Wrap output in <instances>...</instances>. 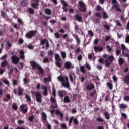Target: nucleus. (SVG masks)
Instances as JSON below:
<instances>
[{
  "label": "nucleus",
  "instance_id": "a19ab883",
  "mask_svg": "<svg viewBox=\"0 0 129 129\" xmlns=\"http://www.w3.org/2000/svg\"><path fill=\"white\" fill-rule=\"evenodd\" d=\"M118 61L119 65L121 66V65L124 63V59H123L122 58H120L118 60Z\"/></svg>",
  "mask_w": 129,
  "mask_h": 129
},
{
  "label": "nucleus",
  "instance_id": "a18cd8bd",
  "mask_svg": "<svg viewBox=\"0 0 129 129\" xmlns=\"http://www.w3.org/2000/svg\"><path fill=\"white\" fill-rule=\"evenodd\" d=\"M116 26H117L118 27H122V25L120 23V21H119V20H117L116 21Z\"/></svg>",
  "mask_w": 129,
  "mask_h": 129
},
{
  "label": "nucleus",
  "instance_id": "7ed1b4c3",
  "mask_svg": "<svg viewBox=\"0 0 129 129\" xmlns=\"http://www.w3.org/2000/svg\"><path fill=\"white\" fill-rule=\"evenodd\" d=\"M103 58H107V59L105 60V65L106 67H110V64L114 61V57L112 55H110L107 57V54H104Z\"/></svg>",
  "mask_w": 129,
  "mask_h": 129
},
{
  "label": "nucleus",
  "instance_id": "bf43d9fd",
  "mask_svg": "<svg viewBox=\"0 0 129 129\" xmlns=\"http://www.w3.org/2000/svg\"><path fill=\"white\" fill-rule=\"evenodd\" d=\"M123 100L124 101H129V96H125L123 97Z\"/></svg>",
  "mask_w": 129,
  "mask_h": 129
},
{
  "label": "nucleus",
  "instance_id": "774afa93",
  "mask_svg": "<svg viewBox=\"0 0 129 129\" xmlns=\"http://www.w3.org/2000/svg\"><path fill=\"white\" fill-rule=\"evenodd\" d=\"M99 63H101V64H102L103 65V64H104V60L103 58H100L99 59Z\"/></svg>",
  "mask_w": 129,
  "mask_h": 129
},
{
  "label": "nucleus",
  "instance_id": "423d86ee",
  "mask_svg": "<svg viewBox=\"0 0 129 129\" xmlns=\"http://www.w3.org/2000/svg\"><path fill=\"white\" fill-rule=\"evenodd\" d=\"M79 11L80 12H86V6L85 5V3L83 2L82 1H79Z\"/></svg>",
  "mask_w": 129,
  "mask_h": 129
},
{
  "label": "nucleus",
  "instance_id": "dca6fc26",
  "mask_svg": "<svg viewBox=\"0 0 129 129\" xmlns=\"http://www.w3.org/2000/svg\"><path fill=\"white\" fill-rule=\"evenodd\" d=\"M36 3H31V6L32 8H34V9H36V10H39V2L40 1L37 0L36 1Z\"/></svg>",
  "mask_w": 129,
  "mask_h": 129
},
{
  "label": "nucleus",
  "instance_id": "de8ad7c7",
  "mask_svg": "<svg viewBox=\"0 0 129 129\" xmlns=\"http://www.w3.org/2000/svg\"><path fill=\"white\" fill-rule=\"evenodd\" d=\"M25 97L27 100H28V101H29V102H31V101H32V99H31V97L28 94L25 95Z\"/></svg>",
  "mask_w": 129,
  "mask_h": 129
},
{
  "label": "nucleus",
  "instance_id": "c9c22d12",
  "mask_svg": "<svg viewBox=\"0 0 129 129\" xmlns=\"http://www.w3.org/2000/svg\"><path fill=\"white\" fill-rule=\"evenodd\" d=\"M107 86L110 89V90H112V88H113V86L112 85V83L110 82L107 83Z\"/></svg>",
  "mask_w": 129,
  "mask_h": 129
},
{
  "label": "nucleus",
  "instance_id": "4d7b16f0",
  "mask_svg": "<svg viewBox=\"0 0 129 129\" xmlns=\"http://www.w3.org/2000/svg\"><path fill=\"white\" fill-rule=\"evenodd\" d=\"M96 10L98 12L101 11V6H100V5H97L96 7Z\"/></svg>",
  "mask_w": 129,
  "mask_h": 129
},
{
  "label": "nucleus",
  "instance_id": "473e14b6",
  "mask_svg": "<svg viewBox=\"0 0 129 129\" xmlns=\"http://www.w3.org/2000/svg\"><path fill=\"white\" fill-rule=\"evenodd\" d=\"M51 81V77H48V78H44L43 79V82L44 83H47V82H50Z\"/></svg>",
  "mask_w": 129,
  "mask_h": 129
},
{
  "label": "nucleus",
  "instance_id": "aec40b11",
  "mask_svg": "<svg viewBox=\"0 0 129 129\" xmlns=\"http://www.w3.org/2000/svg\"><path fill=\"white\" fill-rule=\"evenodd\" d=\"M55 114L56 115H59L61 118H64V114L60 111V110H55Z\"/></svg>",
  "mask_w": 129,
  "mask_h": 129
},
{
  "label": "nucleus",
  "instance_id": "b1692460",
  "mask_svg": "<svg viewBox=\"0 0 129 129\" xmlns=\"http://www.w3.org/2000/svg\"><path fill=\"white\" fill-rule=\"evenodd\" d=\"M124 82H125V83L126 84H127V85H129V75H127L126 76H125L124 78Z\"/></svg>",
  "mask_w": 129,
  "mask_h": 129
},
{
  "label": "nucleus",
  "instance_id": "3c124183",
  "mask_svg": "<svg viewBox=\"0 0 129 129\" xmlns=\"http://www.w3.org/2000/svg\"><path fill=\"white\" fill-rule=\"evenodd\" d=\"M18 23H19L20 25H24V22L23 21V20L21 18H18L17 20Z\"/></svg>",
  "mask_w": 129,
  "mask_h": 129
},
{
  "label": "nucleus",
  "instance_id": "603ef678",
  "mask_svg": "<svg viewBox=\"0 0 129 129\" xmlns=\"http://www.w3.org/2000/svg\"><path fill=\"white\" fill-rule=\"evenodd\" d=\"M61 3H62V4L63 5L62 7H68V4L65 1L62 0L61 1Z\"/></svg>",
  "mask_w": 129,
  "mask_h": 129
},
{
  "label": "nucleus",
  "instance_id": "5fc2aeb1",
  "mask_svg": "<svg viewBox=\"0 0 129 129\" xmlns=\"http://www.w3.org/2000/svg\"><path fill=\"white\" fill-rule=\"evenodd\" d=\"M49 58H48L47 57L44 58L43 60V62L45 64H46V63H49Z\"/></svg>",
  "mask_w": 129,
  "mask_h": 129
},
{
  "label": "nucleus",
  "instance_id": "680f3d73",
  "mask_svg": "<svg viewBox=\"0 0 129 129\" xmlns=\"http://www.w3.org/2000/svg\"><path fill=\"white\" fill-rule=\"evenodd\" d=\"M95 22L97 25H99V24L100 23V19L99 18H96V20H95Z\"/></svg>",
  "mask_w": 129,
  "mask_h": 129
},
{
  "label": "nucleus",
  "instance_id": "c756f323",
  "mask_svg": "<svg viewBox=\"0 0 129 129\" xmlns=\"http://www.w3.org/2000/svg\"><path fill=\"white\" fill-rule=\"evenodd\" d=\"M45 13L46 15H51L52 14V10L49 8H46L45 9Z\"/></svg>",
  "mask_w": 129,
  "mask_h": 129
},
{
  "label": "nucleus",
  "instance_id": "79ce46f5",
  "mask_svg": "<svg viewBox=\"0 0 129 129\" xmlns=\"http://www.w3.org/2000/svg\"><path fill=\"white\" fill-rule=\"evenodd\" d=\"M103 19H107L108 18V15H107V13L105 12H103Z\"/></svg>",
  "mask_w": 129,
  "mask_h": 129
},
{
  "label": "nucleus",
  "instance_id": "49530a36",
  "mask_svg": "<svg viewBox=\"0 0 129 129\" xmlns=\"http://www.w3.org/2000/svg\"><path fill=\"white\" fill-rule=\"evenodd\" d=\"M60 54L61 55L62 59H65L66 58V52H65L64 51H62L61 52Z\"/></svg>",
  "mask_w": 129,
  "mask_h": 129
},
{
  "label": "nucleus",
  "instance_id": "6e6552de",
  "mask_svg": "<svg viewBox=\"0 0 129 129\" xmlns=\"http://www.w3.org/2000/svg\"><path fill=\"white\" fill-rule=\"evenodd\" d=\"M11 61L14 65H17L20 62V58L16 55H13L11 57Z\"/></svg>",
  "mask_w": 129,
  "mask_h": 129
},
{
  "label": "nucleus",
  "instance_id": "9b49d317",
  "mask_svg": "<svg viewBox=\"0 0 129 129\" xmlns=\"http://www.w3.org/2000/svg\"><path fill=\"white\" fill-rule=\"evenodd\" d=\"M35 97L36 101H37V102H39V103H42V95L41 93L39 92H36L35 93Z\"/></svg>",
  "mask_w": 129,
  "mask_h": 129
},
{
  "label": "nucleus",
  "instance_id": "6ab92c4d",
  "mask_svg": "<svg viewBox=\"0 0 129 129\" xmlns=\"http://www.w3.org/2000/svg\"><path fill=\"white\" fill-rule=\"evenodd\" d=\"M55 114L56 115H59L61 118H64V114L60 111V110H55Z\"/></svg>",
  "mask_w": 129,
  "mask_h": 129
},
{
  "label": "nucleus",
  "instance_id": "5701e85b",
  "mask_svg": "<svg viewBox=\"0 0 129 129\" xmlns=\"http://www.w3.org/2000/svg\"><path fill=\"white\" fill-rule=\"evenodd\" d=\"M89 96L90 97H94V96H96V97L97 96V94H96V90L90 92Z\"/></svg>",
  "mask_w": 129,
  "mask_h": 129
},
{
  "label": "nucleus",
  "instance_id": "c03bdc74",
  "mask_svg": "<svg viewBox=\"0 0 129 129\" xmlns=\"http://www.w3.org/2000/svg\"><path fill=\"white\" fill-rule=\"evenodd\" d=\"M85 66L86 68L88 69V70H91V67H90V65L89 64V63L86 62Z\"/></svg>",
  "mask_w": 129,
  "mask_h": 129
},
{
  "label": "nucleus",
  "instance_id": "412c9836",
  "mask_svg": "<svg viewBox=\"0 0 129 129\" xmlns=\"http://www.w3.org/2000/svg\"><path fill=\"white\" fill-rule=\"evenodd\" d=\"M73 37H74V38L76 39L77 45H80L81 41L80 38L78 37V35L77 34H73Z\"/></svg>",
  "mask_w": 129,
  "mask_h": 129
},
{
  "label": "nucleus",
  "instance_id": "f03ea898",
  "mask_svg": "<svg viewBox=\"0 0 129 129\" xmlns=\"http://www.w3.org/2000/svg\"><path fill=\"white\" fill-rule=\"evenodd\" d=\"M58 80L60 81L62 86L65 87V88L69 89L70 88V83H69V80H68V77L67 76H59L57 77Z\"/></svg>",
  "mask_w": 129,
  "mask_h": 129
},
{
  "label": "nucleus",
  "instance_id": "37998d69",
  "mask_svg": "<svg viewBox=\"0 0 129 129\" xmlns=\"http://www.w3.org/2000/svg\"><path fill=\"white\" fill-rule=\"evenodd\" d=\"M12 108H13V109H14V110H18V106L17 105V104H16L15 103H14L12 106Z\"/></svg>",
  "mask_w": 129,
  "mask_h": 129
},
{
  "label": "nucleus",
  "instance_id": "4468645a",
  "mask_svg": "<svg viewBox=\"0 0 129 129\" xmlns=\"http://www.w3.org/2000/svg\"><path fill=\"white\" fill-rule=\"evenodd\" d=\"M86 88L88 90L91 91V90H92V89H94L95 87L94 86V84L93 83H90L87 85Z\"/></svg>",
  "mask_w": 129,
  "mask_h": 129
},
{
  "label": "nucleus",
  "instance_id": "bb28decb",
  "mask_svg": "<svg viewBox=\"0 0 129 129\" xmlns=\"http://www.w3.org/2000/svg\"><path fill=\"white\" fill-rule=\"evenodd\" d=\"M41 116L44 121H47V114H46V113L43 112L41 113Z\"/></svg>",
  "mask_w": 129,
  "mask_h": 129
},
{
  "label": "nucleus",
  "instance_id": "2f4dec72",
  "mask_svg": "<svg viewBox=\"0 0 129 129\" xmlns=\"http://www.w3.org/2000/svg\"><path fill=\"white\" fill-rule=\"evenodd\" d=\"M55 59L56 61H61V57H60V55L58 54H55Z\"/></svg>",
  "mask_w": 129,
  "mask_h": 129
},
{
  "label": "nucleus",
  "instance_id": "58836bf2",
  "mask_svg": "<svg viewBox=\"0 0 129 129\" xmlns=\"http://www.w3.org/2000/svg\"><path fill=\"white\" fill-rule=\"evenodd\" d=\"M104 115L106 119L108 120V119H109V118H110V116H109V114L107 112H105L104 113Z\"/></svg>",
  "mask_w": 129,
  "mask_h": 129
},
{
  "label": "nucleus",
  "instance_id": "864d4df0",
  "mask_svg": "<svg viewBox=\"0 0 129 129\" xmlns=\"http://www.w3.org/2000/svg\"><path fill=\"white\" fill-rule=\"evenodd\" d=\"M88 34L90 36V37H92L94 35V33H93V32H92V30H89L88 31Z\"/></svg>",
  "mask_w": 129,
  "mask_h": 129
},
{
  "label": "nucleus",
  "instance_id": "7c9ffc66",
  "mask_svg": "<svg viewBox=\"0 0 129 129\" xmlns=\"http://www.w3.org/2000/svg\"><path fill=\"white\" fill-rule=\"evenodd\" d=\"M23 91H24V89H22L21 87H19L18 88V95L22 96L23 95Z\"/></svg>",
  "mask_w": 129,
  "mask_h": 129
},
{
  "label": "nucleus",
  "instance_id": "f8f14e48",
  "mask_svg": "<svg viewBox=\"0 0 129 129\" xmlns=\"http://www.w3.org/2000/svg\"><path fill=\"white\" fill-rule=\"evenodd\" d=\"M20 109L21 112H22L24 114H25V113H27V112H28V108H26L25 105L22 104L20 106Z\"/></svg>",
  "mask_w": 129,
  "mask_h": 129
},
{
  "label": "nucleus",
  "instance_id": "20e7f679",
  "mask_svg": "<svg viewBox=\"0 0 129 129\" xmlns=\"http://www.w3.org/2000/svg\"><path fill=\"white\" fill-rule=\"evenodd\" d=\"M121 50H122V55H123L124 57H127V61L129 62V54L125 53V52H127L128 51V49L124 44H122L121 45Z\"/></svg>",
  "mask_w": 129,
  "mask_h": 129
},
{
  "label": "nucleus",
  "instance_id": "09e8293b",
  "mask_svg": "<svg viewBox=\"0 0 129 129\" xmlns=\"http://www.w3.org/2000/svg\"><path fill=\"white\" fill-rule=\"evenodd\" d=\"M73 123L75 125H77L78 124V123H79V122H78V119H77V118H74Z\"/></svg>",
  "mask_w": 129,
  "mask_h": 129
},
{
  "label": "nucleus",
  "instance_id": "9d476101",
  "mask_svg": "<svg viewBox=\"0 0 129 129\" xmlns=\"http://www.w3.org/2000/svg\"><path fill=\"white\" fill-rule=\"evenodd\" d=\"M46 44V47L47 49L50 47V44H49V41L47 39H42L40 40L41 46H44Z\"/></svg>",
  "mask_w": 129,
  "mask_h": 129
},
{
  "label": "nucleus",
  "instance_id": "c85d7f7f",
  "mask_svg": "<svg viewBox=\"0 0 129 129\" xmlns=\"http://www.w3.org/2000/svg\"><path fill=\"white\" fill-rule=\"evenodd\" d=\"M70 98H69V96H66L64 98V103H69L70 102Z\"/></svg>",
  "mask_w": 129,
  "mask_h": 129
},
{
  "label": "nucleus",
  "instance_id": "393cba45",
  "mask_svg": "<svg viewBox=\"0 0 129 129\" xmlns=\"http://www.w3.org/2000/svg\"><path fill=\"white\" fill-rule=\"evenodd\" d=\"M5 66H9V67H10V64L8 63V61H7V60H4L1 63L2 67H5Z\"/></svg>",
  "mask_w": 129,
  "mask_h": 129
},
{
  "label": "nucleus",
  "instance_id": "1a4fd4ad",
  "mask_svg": "<svg viewBox=\"0 0 129 129\" xmlns=\"http://www.w3.org/2000/svg\"><path fill=\"white\" fill-rule=\"evenodd\" d=\"M50 101L52 102V103H53V104H55V105H51L50 107L52 109H55V108H58V105L57 104V101L56 100V99L54 98V97H51L50 98Z\"/></svg>",
  "mask_w": 129,
  "mask_h": 129
},
{
  "label": "nucleus",
  "instance_id": "a211bd4d",
  "mask_svg": "<svg viewBox=\"0 0 129 129\" xmlns=\"http://www.w3.org/2000/svg\"><path fill=\"white\" fill-rule=\"evenodd\" d=\"M74 17L75 18L76 20L78 22H80L81 23L83 22L82 17L80 15L78 14H76V15L74 16Z\"/></svg>",
  "mask_w": 129,
  "mask_h": 129
},
{
  "label": "nucleus",
  "instance_id": "f3484780",
  "mask_svg": "<svg viewBox=\"0 0 129 129\" xmlns=\"http://www.w3.org/2000/svg\"><path fill=\"white\" fill-rule=\"evenodd\" d=\"M94 50L96 52H102V51H103V47L100 46H94Z\"/></svg>",
  "mask_w": 129,
  "mask_h": 129
},
{
  "label": "nucleus",
  "instance_id": "052dcab7",
  "mask_svg": "<svg viewBox=\"0 0 129 129\" xmlns=\"http://www.w3.org/2000/svg\"><path fill=\"white\" fill-rule=\"evenodd\" d=\"M54 36L55 37V38H56L57 39H60V34H59V33L56 32L54 34Z\"/></svg>",
  "mask_w": 129,
  "mask_h": 129
},
{
  "label": "nucleus",
  "instance_id": "e433bc0d",
  "mask_svg": "<svg viewBox=\"0 0 129 129\" xmlns=\"http://www.w3.org/2000/svg\"><path fill=\"white\" fill-rule=\"evenodd\" d=\"M70 80L71 82H73V77H75V74H70L69 75Z\"/></svg>",
  "mask_w": 129,
  "mask_h": 129
},
{
  "label": "nucleus",
  "instance_id": "2eb2a0df",
  "mask_svg": "<svg viewBox=\"0 0 129 129\" xmlns=\"http://www.w3.org/2000/svg\"><path fill=\"white\" fill-rule=\"evenodd\" d=\"M41 89H43V95L44 96H48V88L46 86H42Z\"/></svg>",
  "mask_w": 129,
  "mask_h": 129
},
{
  "label": "nucleus",
  "instance_id": "4c0bfd02",
  "mask_svg": "<svg viewBox=\"0 0 129 129\" xmlns=\"http://www.w3.org/2000/svg\"><path fill=\"white\" fill-rule=\"evenodd\" d=\"M80 69L82 73H85V66H81L80 67Z\"/></svg>",
  "mask_w": 129,
  "mask_h": 129
},
{
  "label": "nucleus",
  "instance_id": "a878e982",
  "mask_svg": "<svg viewBox=\"0 0 129 129\" xmlns=\"http://www.w3.org/2000/svg\"><path fill=\"white\" fill-rule=\"evenodd\" d=\"M20 59H25V52L24 50H20L19 52Z\"/></svg>",
  "mask_w": 129,
  "mask_h": 129
},
{
  "label": "nucleus",
  "instance_id": "ea45409f",
  "mask_svg": "<svg viewBox=\"0 0 129 129\" xmlns=\"http://www.w3.org/2000/svg\"><path fill=\"white\" fill-rule=\"evenodd\" d=\"M74 119V116H72L70 118L69 120V126H71V123H72V122L73 121Z\"/></svg>",
  "mask_w": 129,
  "mask_h": 129
},
{
  "label": "nucleus",
  "instance_id": "cd10ccee",
  "mask_svg": "<svg viewBox=\"0 0 129 129\" xmlns=\"http://www.w3.org/2000/svg\"><path fill=\"white\" fill-rule=\"evenodd\" d=\"M127 107H128V106L125 104H121L120 105H119V108L121 109H124L125 108H127Z\"/></svg>",
  "mask_w": 129,
  "mask_h": 129
},
{
  "label": "nucleus",
  "instance_id": "e2e57ef3",
  "mask_svg": "<svg viewBox=\"0 0 129 129\" xmlns=\"http://www.w3.org/2000/svg\"><path fill=\"white\" fill-rule=\"evenodd\" d=\"M95 16H96V17H98V18H100V19H101V14H100V13L97 12L95 14Z\"/></svg>",
  "mask_w": 129,
  "mask_h": 129
},
{
  "label": "nucleus",
  "instance_id": "f704fd0d",
  "mask_svg": "<svg viewBox=\"0 0 129 129\" xmlns=\"http://www.w3.org/2000/svg\"><path fill=\"white\" fill-rule=\"evenodd\" d=\"M27 11H28L29 14H31V15L35 14V11L34 9H32V8H28Z\"/></svg>",
  "mask_w": 129,
  "mask_h": 129
},
{
  "label": "nucleus",
  "instance_id": "39448f33",
  "mask_svg": "<svg viewBox=\"0 0 129 129\" xmlns=\"http://www.w3.org/2000/svg\"><path fill=\"white\" fill-rule=\"evenodd\" d=\"M36 34H37L36 30H31L25 34V37L27 39H32V38H33V37L36 36Z\"/></svg>",
  "mask_w": 129,
  "mask_h": 129
},
{
  "label": "nucleus",
  "instance_id": "6e6d98bb",
  "mask_svg": "<svg viewBox=\"0 0 129 129\" xmlns=\"http://www.w3.org/2000/svg\"><path fill=\"white\" fill-rule=\"evenodd\" d=\"M121 53V51L119 49H117L116 50V54L117 56H119Z\"/></svg>",
  "mask_w": 129,
  "mask_h": 129
},
{
  "label": "nucleus",
  "instance_id": "ddd939ff",
  "mask_svg": "<svg viewBox=\"0 0 129 129\" xmlns=\"http://www.w3.org/2000/svg\"><path fill=\"white\" fill-rule=\"evenodd\" d=\"M58 95L61 99H62L63 97H64V95H66L67 92L66 91L64 90H60V91H58L57 92Z\"/></svg>",
  "mask_w": 129,
  "mask_h": 129
},
{
  "label": "nucleus",
  "instance_id": "0e129e2a",
  "mask_svg": "<svg viewBox=\"0 0 129 129\" xmlns=\"http://www.w3.org/2000/svg\"><path fill=\"white\" fill-rule=\"evenodd\" d=\"M18 42L20 45H22V44H23L24 43V40H23L22 38H20L19 39Z\"/></svg>",
  "mask_w": 129,
  "mask_h": 129
},
{
  "label": "nucleus",
  "instance_id": "338daca9",
  "mask_svg": "<svg viewBox=\"0 0 129 129\" xmlns=\"http://www.w3.org/2000/svg\"><path fill=\"white\" fill-rule=\"evenodd\" d=\"M23 82L24 84H27V83H29L28 82V79L27 78H24L23 79Z\"/></svg>",
  "mask_w": 129,
  "mask_h": 129
},
{
  "label": "nucleus",
  "instance_id": "72a5a7b5",
  "mask_svg": "<svg viewBox=\"0 0 129 129\" xmlns=\"http://www.w3.org/2000/svg\"><path fill=\"white\" fill-rule=\"evenodd\" d=\"M96 120V121H97L98 122H101V123L104 122V119H103V118L100 117H98Z\"/></svg>",
  "mask_w": 129,
  "mask_h": 129
},
{
  "label": "nucleus",
  "instance_id": "0eeeda50",
  "mask_svg": "<svg viewBox=\"0 0 129 129\" xmlns=\"http://www.w3.org/2000/svg\"><path fill=\"white\" fill-rule=\"evenodd\" d=\"M112 3L114 4L112 7V9H115V11L117 12H121V9L118 7L119 3L117 0H112Z\"/></svg>",
  "mask_w": 129,
  "mask_h": 129
},
{
  "label": "nucleus",
  "instance_id": "69168bd1",
  "mask_svg": "<svg viewBox=\"0 0 129 129\" xmlns=\"http://www.w3.org/2000/svg\"><path fill=\"white\" fill-rule=\"evenodd\" d=\"M7 56L8 55L7 54H5L4 56H2L1 57V60H4V61L6 60V59H7Z\"/></svg>",
  "mask_w": 129,
  "mask_h": 129
},
{
  "label": "nucleus",
  "instance_id": "13d9d810",
  "mask_svg": "<svg viewBox=\"0 0 129 129\" xmlns=\"http://www.w3.org/2000/svg\"><path fill=\"white\" fill-rule=\"evenodd\" d=\"M3 82L5 84H6V85H10V82L7 79L3 80Z\"/></svg>",
  "mask_w": 129,
  "mask_h": 129
},
{
  "label": "nucleus",
  "instance_id": "8fccbe9b",
  "mask_svg": "<svg viewBox=\"0 0 129 129\" xmlns=\"http://www.w3.org/2000/svg\"><path fill=\"white\" fill-rule=\"evenodd\" d=\"M60 61H56L55 64L57 67H59V68H61L62 67V64H61Z\"/></svg>",
  "mask_w": 129,
  "mask_h": 129
},
{
  "label": "nucleus",
  "instance_id": "f257e3e1",
  "mask_svg": "<svg viewBox=\"0 0 129 129\" xmlns=\"http://www.w3.org/2000/svg\"><path fill=\"white\" fill-rule=\"evenodd\" d=\"M30 64L33 70H36V69L38 70L39 75H43L45 74L44 69H43L40 64H38L37 62L35 61H30Z\"/></svg>",
  "mask_w": 129,
  "mask_h": 129
},
{
  "label": "nucleus",
  "instance_id": "4be33fe9",
  "mask_svg": "<svg viewBox=\"0 0 129 129\" xmlns=\"http://www.w3.org/2000/svg\"><path fill=\"white\" fill-rule=\"evenodd\" d=\"M71 66H72V64H71V62L69 61H67L64 63V68L66 69H70Z\"/></svg>",
  "mask_w": 129,
  "mask_h": 129
}]
</instances>
